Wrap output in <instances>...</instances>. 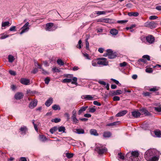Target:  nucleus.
Returning <instances> with one entry per match:
<instances>
[{
	"mask_svg": "<svg viewBox=\"0 0 161 161\" xmlns=\"http://www.w3.org/2000/svg\"><path fill=\"white\" fill-rule=\"evenodd\" d=\"M158 152L155 149H149L145 154V157L147 161H158V158L157 154Z\"/></svg>",
	"mask_w": 161,
	"mask_h": 161,
	"instance_id": "f257e3e1",
	"label": "nucleus"
},
{
	"mask_svg": "<svg viewBox=\"0 0 161 161\" xmlns=\"http://www.w3.org/2000/svg\"><path fill=\"white\" fill-rule=\"evenodd\" d=\"M95 150L99 154H102L107 151V149L103 145L101 144H96Z\"/></svg>",
	"mask_w": 161,
	"mask_h": 161,
	"instance_id": "f03ea898",
	"label": "nucleus"
},
{
	"mask_svg": "<svg viewBox=\"0 0 161 161\" xmlns=\"http://www.w3.org/2000/svg\"><path fill=\"white\" fill-rule=\"evenodd\" d=\"M77 79L76 77H73L72 79H65L62 80V82L63 83H69L71 82L72 84H75L76 85H78L77 82Z\"/></svg>",
	"mask_w": 161,
	"mask_h": 161,
	"instance_id": "7ed1b4c3",
	"label": "nucleus"
},
{
	"mask_svg": "<svg viewBox=\"0 0 161 161\" xmlns=\"http://www.w3.org/2000/svg\"><path fill=\"white\" fill-rule=\"evenodd\" d=\"M106 58H97L98 61L97 63L98 64L103 66L107 65L108 64V62L106 61Z\"/></svg>",
	"mask_w": 161,
	"mask_h": 161,
	"instance_id": "20e7f679",
	"label": "nucleus"
},
{
	"mask_svg": "<svg viewBox=\"0 0 161 161\" xmlns=\"http://www.w3.org/2000/svg\"><path fill=\"white\" fill-rule=\"evenodd\" d=\"M76 111L75 110H74L72 112L71 119L73 123L75 124L78 123L79 122V120L76 118Z\"/></svg>",
	"mask_w": 161,
	"mask_h": 161,
	"instance_id": "39448f33",
	"label": "nucleus"
},
{
	"mask_svg": "<svg viewBox=\"0 0 161 161\" xmlns=\"http://www.w3.org/2000/svg\"><path fill=\"white\" fill-rule=\"evenodd\" d=\"M29 23L27 22L21 28V29H22L21 31L20 32V34L22 35L23 33L27 31L29 29L28 27Z\"/></svg>",
	"mask_w": 161,
	"mask_h": 161,
	"instance_id": "423d86ee",
	"label": "nucleus"
},
{
	"mask_svg": "<svg viewBox=\"0 0 161 161\" xmlns=\"http://www.w3.org/2000/svg\"><path fill=\"white\" fill-rule=\"evenodd\" d=\"M126 158L128 161H135L136 159L135 157L131 154L130 153H128L126 155Z\"/></svg>",
	"mask_w": 161,
	"mask_h": 161,
	"instance_id": "0eeeda50",
	"label": "nucleus"
},
{
	"mask_svg": "<svg viewBox=\"0 0 161 161\" xmlns=\"http://www.w3.org/2000/svg\"><path fill=\"white\" fill-rule=\"evenodd\" d=\"M53 24L52 23H49L46 24V30L49 31H53L54 30L53 29Z\"/></svg>",
	"mask_w": 161,
	"mask_h": 161,
	"instance_id": "6e6552de",
	"label": "nucleus"
},
{
	"mask_svg": "<svg viewBox=\"0 0 161 161\" xmlns=\"http://www.w3.org/2000/svg\"><path fill=\"white\" fill-rule=\"evenodd\" d=\"M146 40L147 42L149 43L152 44L154 42L155 39L153 36L150 35L147 36Z\"/></svg>",
	"mask_w": 161,
	"mask_h": 161,
	"instance_id": "1a4fd4ad",
	"label": "nucleus"
},
{
	"mask_svg": "<svg viewBox=\"0 0 161 161\" xmlns=\"http://www.w3.org/2000/svg\"><path fill=\"white\" fill-rule=\"evenodd\" d=\"M37 103V101L36 100H34L30 103L29 107L30 108L32 109L36 106Z\"/></svg>",
	"mask_w": 161,
	"mask_h": 161,
	"instance_id": "9d476101",
	"label": "nucleus"
},
{
	"mask_svg": "<svg viewBox=\"0 0 161 161\" xmlns=\"http://www.w3.org/2000/svg\"><path fill=\"white\" fill-rule=\"evenodd\" d=\"M20 134L22 135H25L26 134V132L27 131V128L26 126H22L19 129Z\"/></svg>",
	"mask_w": 161,
	"mask_h": 161,
	"instance_id": "9b49d317",
	"label": "nucleus"
},
{
	"mask_svg": "<svg viewBox=\"0 0 161 161\" xmlns=\"http://www.w3.org/2000/svg\"><path fill=\"white\" fill-rule=\"evenodd\" d=\"M98 82L100 85L103 86H105V88L107 89V90H108L109 89V84L106 83L105 81L100 80L98 81Z\"/></svg>",
	"mask_w": 161,
	"mask_h": 161,
	"instance_id": "f8f14e48",
	"label": "nucleus"
},
{
	"mask_svg": "<svg viewBox=\"0 0 161 161\" xmlns=\"http://www.w3.org/2000/svg\"><path fill=\"white\" fill-rule=\"evenodd\" d=\"M127 111L126 110L121 111L119 112L116 115V117H121L125 115L127 113Z\"/></svg>",
	"mask_w": 161,
	"mask_h": 161,
	"instance_id": "ddd939ff",
	"label": "nucleus"
},
{
	"mask_svg": "<svg viewBox=\"0 0 161 161\" xmlns=\"http://www.w3.org/2000/svg\"><path fill=\"white\" fill-rule=\"evenodd\" d=\"M20 82L22 84L25 85H28L30 84L29 80L26 79H21L20 80Z\"/></svg>",
	"mask_w": 161,
	"mask_h": 161,
	"instance_id": "4468645a",
	"label": "nucleus"
},
{
	"mask_svg": "<svg viewBox=\"0 0 161 161\" xmlns=\"http://www.w3.org/2000/svg\"><path fill=\"white\" fill-rule=\"evenodd\" d=\"M132 115L135 118H137L140 117L141 115V113L138 111H134L131 112Z\"/></svg>",
	"mask_w": 161,
	"mask_h": 161,
	"instance_id": "2eb2a0df",
	"label": "nucleus"
},
{
	"mask_svg": "<svg viewBox=\"0 0 161 161\" xmlns=\"http://www.w3.org/2000/svg\"><path fill=\"white\" fill-rule=\"evenodd\" d=\"M88 108V106H83L81 107L79 110L78 112V114L79 115H80L83 112L85 111L86 109Z\"/></svg>",
	"mask_w": 161,
	"mask_h": 161,
	"instance_id": "dca6fc26",
	"label": "nucleus"
},
{
	"mask_svg": "<svg viewBox=\"0 0 161 161\" xmlns=\"http://www.w3.org/2000/svg\"><path fill=\"white\" fill-rule=\"evenodd\" d=\"M110 92L113 95H116L122 94V92L120 90H118L115 91H113L111 92Z\"/></svg>",
	"mask_w": 161,
	"mask_h": 161,
	"instance_id": "f3484780",
	"label": "nucleus"
},
{
	"mask_svg": "<svg viewBox=\"0 0 161 161\" xmlns=\"http://www.w3.org/2000/svg\"><path fill=\"white\" fill-rule=\"evenodd\" d=\"M23 97V94L21 92H18L15 94L14 96L15 98L17 100L21 99Z\"/></svg>",
	"mask_w": 161,
	"mask_h": 161,
	"instance_id": "a211bd4d",
	"label": "nucleus"
},
{
	"mask_svg": "<svg viewBox=\"0 0 161 161\" xmlns=\"http://www.w3.org/2000/svg\"><path fill=\"white\" fill-rule=\"evenodd\" d=\"M53 99L52 98L50 97L46 101L45 103V105L47 107H49L53 103Z\"/></svg>",
	"mask_w": 161,
	"mask_h": 161,
	"instance_id": "6ab92c4d",
	"label": "nucleus"
},
{
	"mask_svg": "<svg viewBox=\"0 0 161 161\" xmlns=\"http://www.w3.org/2000/svg\"><path fill=\"white\" fill-rule=\"evenodd\" d=\"M76 131L75 132L78 134H83L85 133L84 129L82 128L77 129L75 130Z\"/></svg>",
	"mask_w": 161,
	"mask_h": 161,
	"instance_id": "aec40b11",
	"label": "nucleus"
},
{
	"mask_svg": "<svg viewBox=\"0 0 161 161\" xmlns=\"http://www.w3.org/2000/svg\"><path fill=\"white\" fill-rule=\"evenodd\" d=\"M90 132L91 135H94L95 136H98V133L97 132V130L95 129H91Z\"/></svg>",
	"mask_w": 161,
	"mask_h": 161,
	"instance_id": "412c9836",
	"label": "nucleus"
},
{
	"mask_svg": "<svg viewBox=\"0 0 161 161\" xmlns=\"http://www.w3.org/2000/svg\"><path fill=\"white\" fill-rule=\"evenodd\" d=\"M110 33L113 35H116L118 34V31L115 29H113L110 30Z\"/></svg>",
	"mask_w": 161,
	"mask_h": 161,
	"instance_id": "4be33fe9",
	"label": "nucleus"
},
{
	"mask_svg": "<svg viewBox=\"0 0 161 161\" xmlns=\"http://www.w3.org/2000/svg\"><path fill=\"white\" fill-rule=\"evenodd\" d=\"M157 24L154 21L150 22V28L152 29L155 28L157 26Z\"/></svg>",
	"mask_w": 161,
	"mask_h": 161,
	"instance_id": "5701e85b",
	"label": "nucleus"
},
{
	"mask_svg": "<svg viewBox=\"0 0 161 161\" xmlns=\"http://www.w3.org/2000/svg\"><path fill=\"white\" fill-rule=\"evenodd\" d=\"M141 110L145 115H149L150 114V113L146 108H142Z\"/></svg>",
	"mask_w": 161,
	"mask_h": 161,
	"instance_id": "b1692460",
	"label": "nucleus"
},
{
	"mask_svg": "<svg viewBox=\"0 0 161 161\" xmlns=\"http://www.w3.org/2000/svg\"><path fill=\"white\" fill-rule=\"evenodd\" d=\"M82 99H87L89 100H92L93 98V97L90 95H86L82 96Z\"/></svg>",
	"mask_w": 161,
	"mask_h": 161,
	"instance_id": "393cba45",
	"label": "nucleus"
},
{
	"mask_svg": "<svg viewBox=\"0 0 161 161\" xmlns=\"http://www.w3.org/2000/svg\"><path fill=\"white\" fill-rule=\"evenodd\" d=\"M119 123V121H116L112 123H110L107 125V126H113L118 125Z\"/></svg>",
	"mask_w": 161,
	"mask_h": 161,
	"instance_id": "a878e982",
	"label": "nucleus"
},
{
	"mask_svg": "<svg viewBox=\"0 0 161 161\" xmlns=\"http://www.w3.org/2000/svg\"><path fill=\"white\" fill-rule=\"evenodd\" d=\"M139 14L138 12H130L128 13V15L130 16H134L136 17L138 16Z\"/></svg>",
	"mask_w": 161,
	"mask_h": 161,
	"instance_id": "bb28decb",
	"label": "nucleus"
},
{
	"mask_svg": "<svg viewBox=\"0 0 161 161\" xmlns=\"http://www.w3.org/2000/svg\"><path fill=\"white\" fill-rule=\"evenodd\" d=\"M111 135V133L109 131L105 132L103 134L104 137H109Z\"/></svg>",
	"mask_w": 161,
	"mask_h": 161,
	"instance_id": "cd10ccee",
	"label": "nucleus"
},
{
	"mask_svg": "<svg viewBox=\"0 0 161 161\" xmlns=\"http://www.w3.org/2000/svg\"><path fill=\"white\" fill-rule=\"evenodd\" d=\"M130 153L133 156L135 157L136 158L139 155V153L137 151H132Z\"/></svg>",
	"mask_w": 161,
	"mask_h": 161,
	"instance_id": "c85d7f7f",
	"label": "nucleus"
},
{
	"mask_svg": "<svg viewBox=\"0 0 161 161\" xmlns=\"http://www.w3.org/2000/svg\"><path fill=\"white\" fill-rule=\"evenodd\" d=\"M117 56L115 53H113L112 54H108V57L109 59H113L116 58Z\"/></svg>",
	"mask_w": 161,
	"mask_h": 161,
	"instance_id": "c756f323",
	"label": "nucleus"
},
{
	"mask_svg": "<svg viewBox=\"0 0 161 161\" xmlns=\"http://www.w3.org/2000/svg\"><path fill=\"white\" fill-rule=\"evenodd\" d=\"M52 108L55 110H59L60 109V108L58 105L55 104L52 106Z\"/></svg>",
	"mask_w": 161,
	"mask_h": 161,
	"instance_id": "7c9ffc66",
	"label": "nucleus"
},
{
	"mask_svg": "<svg viewBox=\"0 0 161 161\" xmlns=\"http://www.w3.org/2000/svg\"><path fill=\"white\" fill-rule=\"evenodd\" d=\"M154 133L157 137H160L161 136V131L159 130L154 131Z\"/></svg>",
	"mask_w": 161,
	"mask_h": 161,
	"instance_id": "2f4dec72",
	"label": "nucleus"
},
{
	"mask_svg": "<svg viewBox=\"0 0 161 161\" xmlns=\"http://www.w3.org/2000/svg\"><path fill=\"white\" fill-rule=\"evenodd\" d=\"M39 139L40 141L42 142H44L47 140L46 137L43 135L40 136Z\"/></svg>",
	"mask_w": 161,
	"mask_h": 161,
	"instance_id": "473e14b6",
	"label": "nucleus"
},
{
	"mask_svg": "<svg viewBox=\"0 0 161 161\" xmlns=\"http://www.w3.org/2000/svg\"><path fill=\"white\" fill-rule=\"evenodd\" d=\"M8 61L9 62L12 63L14 61V58L13 56L11 55H8Z\"/></svg>",
	"mask_w": 161,
	"mask_h": 161,
	"instance_id": "72a5a7b5",
	"label": "nucleus"
},
{
	"mask_svg": "<svg viewBox=\"0 0 161 161\" xmlns=\"http://www.w3.org/2000/svg\"><path fill=\"white\" fill-rule=\"evenodd\" d=\"M9 25L10 23L9 21L3 22L2 24V26L3 27H4L6 26H9Z\"/></svg>",
	"mask_w": 161,
	"mask_h": 161,
	"instance_id": "f704fd0d",
	"label": "nucleus"
},
{
	"mask_svg": "<svg viewBox=\"0 0 161 161\" xmlns=\"http://www.w3.org/2000/svg\"><path fill=\"white\" fill-rule=\"evenodd\" d=\"M65 128L63 126H60L58 127V130L59 132H63V133L65 132Z\"/></svg>",
	"mask_w": 161,
	"mask_h": 161,
	"instance_id": "c9c22d12",
	"label": "nucleus"
},
{
	"mask_svg": "<svg viewBox=\"0 0 161 161\" xmlns=\"http://www.w3.org/2000/svg\"><path fill=\"white\" fill-rule=\"evenodd\" d=\"M57 62L58 64L59 65H63L64 64V63L63 61L61 59H58Z\"/></svg>",
	"mask_w": 161,
	"mask_h": 161,
	"instance_id": "e433bc0d",
	"label": "nucleus"
},
{
	"mask_svg": "<svg viewBox=\"0 0 161 161\" xmlns=\"http://www.w3.org/2000/svg\"><path fill=\"white\" fill-rule=\"evenodd\" d=\"M154 110L158 112H161V106H159L158 107H154L153 108Z\"/></svg>",
	"mask_w": 161,
	"mask_h": 161,
	"instance_id": "4c0bfd02",
	"label": "nucleus"
},
{
	"mask_svg": "<svg viewBox=\"0 0 161 161\" xmlns=\"http://www.w3.org/2000/svg\"><path fill=\"white\" fill-rule=\"evenodd\" d=\"M103 22L106 23H110L111 20L108 18H103Z\"/></svg>",
	"mask_w": 161,
	"mask_h": 161,
	"instance_id": "58836bf2",
	"label": "nucleus"
},
{
	"mask_svg": "<svg viewBox=\"0 0 161 161\" xmlns=\"http://www.w3.org/2000/svg\"><path fill=\"white\" fill-rule=\"evenodd\" d=\"M74 155V154L72 153H67L66 154V156L68 158H70L73 157Z\"/></svg>",
	"mask_w": 161,
	"mask_h": 161,
	"instance_id": "ea45409f",
	"label": "nucleus"
},
{
	"mask_svg": "<svg viewBox=\"0 0 161 161\" xmlns=\"http://www.w3.org/2000/svg\"><path fill=\"white\" fill-rule=\"evenodd\" d=\"M158 90V88L156 86H154L152 88L149 89V91L151 92H155Z\"/></svg>",
	"mask_w": 161,
	"mask_h": 161,
	"instance_id": "a19ab883",
	"label": "nucleus"
},
{
	"mask_svg": "<svg viewBox=\"0 0 161 161\" xmlns=\"http://www.w3.org/2000/svg\"><path fill=\"white\" fill-rule=\"evenodd\" d=\"M140 62H142L144 63H146L147 62V60L144 58H141L139 59L137 61V63L139 64L140 63Z\"/></svg>",
	"mask_w": 161,
	"mask_h": 161,
	"instance_id": "79ce46f5",
	"label": "nucleus"
},
{
	"mask_svg": "<svg viewBox=\"0 0 161 161\" xmlns=\"http://www.w3.org/2000/svg\"><path fill=\"white\" fill-rule=\"evenodd\" d=\"M61 120V119L59 118H56L54 119H53L52 120V122H54L55 123H58Z\"/></svg>",
	"mask_w": 161,
	"mask_h": 161,
	"instance_id": "37998d69",
	"label": "nucleus"
},
{
	"mask_svg": "<svg viewBox=\"0 0 161 161\" xmlns=\"http://www.w3.org/2000/svg\"><path fill=\"white\" fill-rule=\"evenodd\" d=\"M9 36V35L3 34L0 37V39H4L7 37H8Z\"/></svg>",
	"mask_w": 161,
	"mask_h": 161,
	"instance_id": "c03bdc74",
	"label": "nucleus"
},
{
	"mask_svg": "<svg viewBox=\"0 0 161 161\" xmlns=\"http://www.w3.org/2000/svg\"><path fill=\"white\" fill-rule=\"evenodd\" d=\"M118 156L119 158L123 160L125 159L124 156L121 153H118Z\"/></svg>",
	"mask_w": 161,
	"mask_h": 161,
	"instance_id": "a18cd8bd",
	"label": "nucleus"
},
{
	"mask_svg": "<svg viewBox=\"0 0 161 161\" xmlns=\"http://www.w3.org/2000/svg\"><path fill=\"white\" fill-rule=\"evenodd\" d=\"M95 106L94 107H92V108H89V112L91 113H94V112L96 110V109L95 108H94Z\"/></svg>",
	"mask_w": 161,
	"mask_h": 161,
	"instance_id": "49530a36",
	"label": "nucleus"
},
{
	"mask_svg": "<svg viewBox=\"0 0 161 161\" xmlns=\"http://www.w3.org/2000/svg\"><path fill=\"white\" fill-rule=\"evenodd\" d=\"M92 65L93 66H97L98 64L96 60H92Z\"/></svg>",
	"mask_w": 161,
	"mask_h": 161,
	"instance_id": "de8ad7c7",
	"label": "nucleus"
},
{
	"mask_svg": "<svg viewBox=\"0 0 161 161\" xmlns=\"http://www.w3.org/2000/svg\"><path fill=\"white\" fill-rule=\"evenodd\" d=\"M96 14L99 15L104 14L106 13L105 11H96Z\"/></svg>",
	"mask_w": 161,
	"mask_h": 161,
	"instance_id": "09e8293b",
	"label": "nucleus"
},
{
	"mask_svg": "<svg viewBox=\"0 0 161 161\" xmlns=\"http://www.w3.org/2000/svg\"><path fill=\"white\" fill-rule=\"evenodd\" d=\"M44 81L46 84H48L50 81V79L49 77H47L45 79Z\"/></svg>",
	"mask_w": 161,
	"mask_h": 161,
	"instance_id": "8fccbe9b",
	"label": "nucleus"
},
{
	"mask_svg": "<svg viewBox=\"0 0 161 161\" xmlns=\"http://www.w3.org/2000/svg\"><path fill=\"white\" fill-rule=\"evenodd\" d=\"M128 21L127 20H118L117 21V22L118 23H120L121 24H124L127 23Z\"/></svg>",
	"mask_w": 161,
	"mask_h": 161,
	"instance_id": "3c124183",
	"label": "nucleus"
},
{
	"mask_svg": "<svg viewBox=\"0 0 161 161\" xmlns=\"http://www.w3.org/2000/svg\"><path fill=\"white\" fill-rule=\"evenodd\" d=\"M158 18V17L156 16H151L149 17V19L151 20L156 19Z\"/></svg>",
	"mask_w": 161,
	"mask_h": 161,
	"instance_id": "603ef678",
	"label": "nucleus"
},
{
	"mask_svg": "<svg viewBox=\"0 0 161 161\" xmlns=\"http://www.w3.org/2000/svg\"><path fill=\"white\" fill-rule=\"evenodd\" d=\"M83 54L84 57H85L86 59H90V58L89 57V55L86 53H83Z\"/></svg>",
	"mask_w": 161,
	"mask_h": 161,
	"instance_id": "864d4df0",
	"label": "nucleus"
},
{
	"mask_svg": "<svg viewBox=\"0 0 161 161\" xmlns=\"http://www.w3.org/2000/svg\"><path fill=\"white\" fill-rule=\"evenodd\" d=\"M142 58L146 59L147 60H150V58L149 56L146 55H144L142 56Z\"/></svg>",
	"mask_w": 161,
	"mask_h": 161,
	"instance_id": "5fc2aeb1",
	"label": "nucleus"
},
{
	"mask_svg": "<svg viewBox=\"0 0 161 161\" xmlns=\"http://www.w3.org/2000/svg\"><path fill=\"white\" fill-rule=\"evenodd\" d=\"M113 100L114 101H118L119 100L120 97H119L115 96L113 97Z\"/></svg>",
	"mask_w": 161,
	"mask_h": 161,
	"instance_id": "6e6d98bb",
	"label": "nucleus"
},
{
	"mask_svg": "<svg viewBox=\"0 0 161 161\" xmlns=\"http://www.w3.org/2000/svg\"><path fill=\"white\" fill-rule=\"evenodd\" d=\"M86 47L87 49L88 50L89 48V43L88 41V39H86Z\"/></svg>",
	"mask_w": 161,
	"mask_h": 161,
	"instance_id": "4d7b16f0",
	"label": "nucleus"
},
{
	"mask_svg": "<svg viewBox=\"0 0 161 161\" xmlns=\"http://www.w3.org/2000/svg\"><path fill=\"white\" fill-rule=\"evenodd\" d=\"M93 104L95 105H96L98 106H100L101 105V104L100 103L98 102L97 101H95L93 102Z\"/></svg>",
	"mask_w": 161,
	"mask_h": 161,
	"instance_id": "13d9d810",
	"label": "nucleus"
},
{
	"mask_svg": "<svg viewBox=\"0 0 161 161\" xmlns=\"http://www.w3.org/2000/svg\"><path fill=\"white\" fill-rule=\"evenodd\" d=\"M113 53V51H112L111 49H107V53L106 54L108 56V55L109 54H112Z\"/></svg>",
	"mask_w": 161,
	"mask_h": 161,
	"instance_id": "bf43d9fd",
	"label": "nucleus"
},
{
	"mask_svg": "<svg viewBox=\"0 0 161 161\" xmlns=\"http://www.w3.org/2000/svg\"><path fill=\"white\" fill-rule=\"evenodd\" d=\"M37 68L40 69H42V71H43V72H42L44 74H46V73H47V72L45 71L44 69H42V66L41 65H40L39 64L37 66Z\"/></svg>",
	"mask_w": 161,
	"mask_h": 161,
	"instance_id": "052dcab7",
	"label": "nucleus"
},
{
	"mask_svg": "<svg viewBox=\"0 0 161 161\" xmlns=\"http://www.w3.org/2000/svg\"><path fill=\"white\" fill-rule=\"evenodd\" d=\"M151 93L148 92H144L143 95L144 96H149L150 95Z\"/></svg>",
	"mask_w": 161,
	"mask_h": 161,
	"instance_id": "680f3d73",
	"label": "nucleus"
},
{
	"mask_svg": "<svg viewBox=\"0 0 161 161\" xmlns=\"http://www.w3.org/2000/svg\"><path fill=\"white\" fill-rule=\"evenodd\" d=\"M55 72H59L60 70L56 68V67L52 69Z\"/></svg>",
	"mask_w": 161,
	"mask_h": 161,
	"instance_id": "e2e57ef3",
	"label": "nucleus"
},
{
	"mask_svg": "<svg viewBox=\"0 0 161 161\" xmlns=\"http://www.w3.org/2000/svg\"><path fill=\"white\" fill-rule=\"evenodd\" d=\"M146 72L148 73H151L152 72L153 70L151 68H147L145 69Z\"/></svg>",
	"mask_w": 161,
	"mask_h": 161,
	"instance_id": "0e129e2a",
	"label": "nucleus"
},
{
	"mask_svg": "<svg viewBox=\"0 0 161 161\" xmlns=\"http://www.w3.org/2000/svg\"><path fill=\"white\" fill-rule=\"evenodd\" d=\"M9 72L12 75H16V72L12 70H10Z\"/></svg>",
	"mask_w": 161,
	"mask_h": 161,
	"instance_id": "69168bd1",
	"label": "nucleus"
},
{
	"mask_svg": "<svg viewBox=\"0 0 161 161\" xmlns=\"http://www.w3.org/2000/svg\"><path fill=\"white\" fill-rule=\"evenodd\" d=\"M16 26H13L9 29V31H16V30L15 29Z\"/></svg>",
	"mask_w": 161,
	"mask_h": 161,
	"instance_id": "338daca9",
	"label": "nucleus"
},
{
	"mask_svg": "<svg viewBox=\"0 0 161 161\" xmlns=\"http://www.w3.org/2000/svg\"><path fill=\"white\" fill-rule=\"evenodd\" d=\"M127 63L126 62H124L120 64L119 65L121 67H124L127 65Z\"/></svg>",
	"mask_w": 161,
	"mask_h": 161,
	"instance_id": "774afa93",
	"label": "nucleus"
}]
</instances>
